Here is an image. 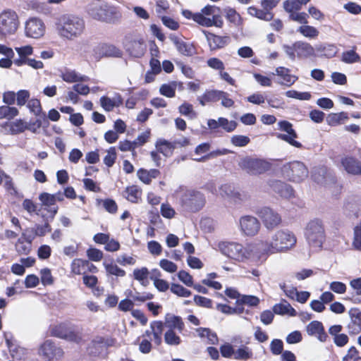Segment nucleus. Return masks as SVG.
Instances as JSON below:
<instances>
[{"label":"nucleus","instance_id":"nucleus-1","mask_svg":"<svg viewBox=\"0 0 361 361\" xmlns=\"http://www.w3.org/2000/svg\"><path fill=\"white\" fill-rule=\"evenodd\" d=\"M55 25L59 35L68 40L81 37L85 29L83 18L71 14L61 16L56 19Z\"/></svg>","mask_w":361,"mask_h":361},{"label":"nucleus","instance_id":"nucleus-2","mask_svg":"<svg viewBox=\"0 0 361 361\" xmlns=\"http://www.w3.org/2000/svg\"><path fill=\"white\" fill-rule=\"evenodd\" d=\"M88 14L94 19L109 23H114L121 15L117 8L100 0L92 1L87 6Z\"/></svg>","mask_w":361,"mask_h":361},{"label":"nucleus","instance_id":"nucleus-3","mask_svg":"<svg viewBox=\"0 0 361 361\" xmlns=\"http://www.w3.org/2000/svg\"><path fill=\"white\" fill-rule=\"evenodd\" d=\"M304 235L310 246L322 248L326 240L324 221L319 218L310 220L305 228Z\"/></svg>","mask_w":361,"mask_h":361},{"label":"nucleus","instance_id":"nucleus-4","mask_svg":"<svg viewBox=\"0 0 361 361\" xmlns=\"http://www.w3.org/2000/svg\"><path fill=\"white\" fill-rule=\"evenodd\" d=\"M179 204L183 211L195 213L200 211L205 204L204 195L195 190H186L179 197Z\"/></svg>","mask_w":361,"mask_h":361},{"label":"nucleus","instance_id":"nucleus-5","mask_svg":"<svg viewBox=\"0 0 361 361\" xmlns=\"http://www.w3.org/2000/svg\"><path fill=\"white\" fill-rule=\"evenodd\" d=\"M239 167L252 176L261 175L271 169L272 164L264 159L245 157L238 163Z\"/></svg>","mask_w":361,"mask_h":361},{"label":"nucleus","instance_id":"nucleus-6","mask_svg":"<svg viewBox=\"0 0 361 361\" xmlns=\"http://www.w3.org/2000/svg\"><path fill=\"white\" fill-rule=\"evenodd\" d=\"M297 238L292 231L287 229L279 230L273 235L268 251L274 253L288 250L295 246Z\"/></svg>","mask_w":361,"mask_h":361},{"label":"nucleus","instance_id":"nucleus-7","mask_svg":"<svg viewBox=\"0 0 361 361\" xmlns=\"http://www.w3.org/2000/svg\"><path fill=\"white\" fill-rule=\"evenodd\" d=\"M308 169L301 161H294L284 164L281 168L283 177L293 183H301L308 177Z\"/></svg>","mask_w":361,"mask_h":361},{"label":"nucleus","instance_id":"nucleus-8","mask_svg":"<svg viewBox=\"0 0 361 361\" xmlns=\"http://www.w3.org/2000/svg\"><path fill=\"white\" fill-rule=\"evenodd\" d=\"M19 18L12 9H4L0 13V35L9 36L14 35L19 26Z\"/></svg>","mask_w":361,"mask_h":361},{"label":"nucleus","instance_id":"nucleus-9","mask_svg":"<svg viewBox=\"0 0 361 361\" xmlns=\"http://www.w3.org/2000/svg\"><path fill=\"white\" fill-rule=\"evenodd\" d=\"M219 249L224 255L239 262L248 258L250 255L247 250L243 245L237 243H221Z\"/></svg>","mask_w":361,"mask_h":361},{"label":"nucleus","instance_id":"nucleus-10","mask_svg":"<svg viewBox=\"0 0 361 361\" xmlns=\"http://www.w3.org/2000/svg\"><path fill=\"white\" fill-rule=\"evenodd\" d=\"M38 355L45 361H58L63 355V349L52 340H46L38 350Z\"/></svg>","mask_w":361,"mask_h":361},{"label":"nucleus","instance_id":"nucleus-11","mask_svg":"<svg viewBox=\"0 0 361 361\" xmlns=\"http://www.w3.org/2000/svg\"><path fill=\"white\" fill-rule=\"evenodd\" d=\"M256 214L268 230H273L281 223L280 214L269 207L258 209Z\"/></svg>","mask_w":361,"mask_h":361},{"label":"nucleus","instance_id":"nucleus-12","mask_svg":"<svg viewBox=\"0 0 361 361\" xmlns=\"http://www.w3.org/2000/svg\"><path fill=\"white\" fill-rule=\"evenodd\" d=\"M182 15L187 19H192L198 25L210 27L212 26L221 28L224 25V20L221 16H215L214 18H203L197 13H192L189 10H183Z\"/></svg>","mask_w":361,"mask_h":361},{"label":"nucleus","instance_id":"nucleus-13","mask_svg":"<svg viewBox=\"0 0 361 361\" xmlns=\"http://www.w3.org/2000/svg\"><path fill=\"white\" fill-rule=\"evenodd\" d=\"M279 129L281 131L286 133V134H278L277 137L283 140L290 145L297 147L302 148V145L296 141L295 139L298 137L296 131L293 128V124L288 121H280L278 123Z\"/></svg>","mask_w":361,"mask_h":361},{"label":"nucleus","instance_id":"nucleus-14","mask_svg":"<svg viewBox=\"0 0 361 361\" xmlns=\"http://www.w3.org/2000/svg\"><path fill=\"white\" fill-rule=\"evenodd\" d=\"M240 231L247 236H254L259 231L261 224L259 220L251 215L241 216L239 220Z\"/></svg>","mask_w":361,"mask_h":361},{"label":"nucleus","instance_id":"nucleus-15","mask_svg":"<svg viewBox=\"0 0 361 361\" xmlns=\"http://www.w3.org/2000/svg\"><path fill=\"white\" fill-rule=\"evenodd\" d=\"M45 32V25L42 20L37 18H31L25 23V32L27 37L39 39Z\"/></svg>","mask_w":361,"mask_h":361},{"label":"nucleus","instance_id":"nucleus-16","mask_svg":"<svg viewBox=\"0 0 361 361\" xmlns=\"http://www.w3.org/2000/svg\"><path fill=\"white\" fill-rule=\"evenodd\" d=\"M269 187L279 195L283 198H290L294 196L293 187L280 180L269 179L267 181Z\"/></svg>","mask_w":361,"mask_h":361},{"label":"nucleus","instance_id":"nucleus-17","mask_svg":"<svg viewBox=\"0 0 361 361\" xmlns=\"http://www.w3.org/2000/svg\"><path fill=\"white\" fill-rule=\"evenodd\" d=\"M125 47L130 55L136 58L142 57L146 49L144 39L141 37L126 39Z\"/></svg>","mask_w":361,"mask_h":361},{"label":"nucleus","instance_id":"nucleus-18","mask_svg":"<svg viewBox=\"0 0 361 361\" xmlns=\"http://www.w3.org/2000/svg\"><path fill=\"white\" fill-rule=\"evenodd\" d=\"M208 128L212 131H216L219 128H222L226 132L231 133L235 130L238 123L235 121H228L226 118L219 117L218 120L209 119Z\"/></svg>","mask_w":361,"mask_h":361},{"label":"nucleus","instance_id":"nucleus-19","mask_svg":"<svg viewBox=\"0 0 361 361\" xmlns=\"http://www.w3.org/2000/svg\"><path fill=\"white\" fill-rule=\"evenodd\" d=\"M202 32L206 37L211 50L224 48L231 41L228 36H219L207 30H203Z\"/></svg>","mask_w":361,"mask_h":361},{"label":"nucleus","instance_id":"nucleus-20","mask_svg":"<svg viewBox=\"0 0 361 361\" xmlns=\"http://www.w3.org/2000/svg\"><path fill=\"white\" fill-rule=\"evenodd\" d=\"M341 164L349 174L361 175V161L353 156H345L341 159Z\"/></svg>","mask_w":361,"mask_h":361},{"label":"nucleus","instance_id":"nucleus-21","mask_svg":"<svg viewBox=\"0 0 361 361\" xmlns=\"http://www.w3.org/2000/svg\"><path fill=\"white\" fill-rule=\"evenodd\" d=\"M309 336H314L321 342H326L329 338L326 333L323 324L314 320L309 323L306 327Z\"/></svg>","mask_w":361,"mask_h":361},{"label":"nucleus","instance_id":"nucleus-22","mask_svg":"<svg viewBox=\"0 0 361 361\" xmlns=\"http://www.w3.org/2000/svg\"><path fill=\"white\" fill-rule=\"evenodd\" d=\"M169 39L175 45L177 51L185 56H192L195 54V49L192 44L181 40L174 34H171Z\"/></svg>","mask_w":361,"mask_h":361},{"label":"nucleus","instance_id":"nucleus-23","mask_svg":"<svg viewBox=\"0 0 361 361\" xmlns=\"http://www.w3.org/2000/svg\"><path fill=\"white\" fill-rule=\"evenodd\" d=\"M295 50H296V57L299 59H305L315 56V49L306 42H295Z\"/></svg>","mask_w":361,"mask_h":361},{"label":"nucleus","instance_id":"nucleus-24","mask_svg":"<svg viewBox=\"0 0 361 361\" xmlns=\"http://www.w3.org/2000/svg\"><path fill=\"white\" fill-rule=\"evenodd\" d=\"M39 200L42 202V204L47 207L45 209L50 213V221H52L57 214L58 206L56 205L54 197L51 194L48 192H42L39 195Z\"/></svg>","mask_w":361,"mask_h":361},{"label":"nucleus","instance_id":"nucleus-25","mask_svg":"<svg viewBox=\"0 0 361 361\" xmlns=\"http://www.w3.org/2000/svg\"><path fill=\"white\" fill-rule=\"evenodd\" d=\"M276 75L281 77L283 81H278V84L285 85L286 87H291L298 80V77L294 75H290V70L289 68L279 66L275 70Z\"/></svg>","mask_w":361,"mask_h":361},{"label":"nucleus","instance_id":"nucleus-26","mask_svg":"<svg viewBox=\"0 0 361 361\" xmlns=\"http://www.w3.org/2000/svg\"><path fill=\"white\" fill-rule=\"evenodd\" d=\"M350 286L353 290L349 293L350 295L347 296L345 300H350L353 304L361 303V277L351 280Z\"/></svg>","mask_w":361,"mask_h":361},{"label":"nucleus","instance_id":"nucleus-27","mask_svg":"<svg viewBox=\"0 0 361 361\" xmlns=\"http://www.w3.org/2000/svg\"><path fill=\"white\" fill-rule=\"evenodd\" d=\"M273 312L276 314L286 315L288 314L290 317L297 316L296 310L290 305V304L285 299L281 300V302L275 304L273 306Z\"/></svg>","mask_w":361,"mask_h":361},{"label":"nucleus","instance_id":"nucleus-28","mask_svg":"<svg viewBox=\"0 0 361 361\" xmlns=\"http://www.w3.org/2000/svg\"><path fill=\"white\" fill-rule=\"evenodd\" d=\"M199 337L201 338H206L207 343L211 345H216L219 342L217 334L209 328L199 327L196 329Z\"/></svg>","mask_w":361,"mask_h":361},{"label":"nucleus","instance_id":"nucleus-29","mask_svg":"<svg viewBox=\"0 0 361 361\" xmlns=\"http://www.w3.org/2000/svg\"><path fill=\"white\" fill-rule=\"evenodd\" d=\"M155 147L159 153L162 154L166 157H170L175 148L171 142L164 139H158L155 143Z\"/></svg>","mask_w":361,"mask_h":361},{"label":"nucleus","instance_id":"nucleus-30","mask_svg":"<svg viewBox=\"0 0 361 361\" xmlns=\"http://www.w3.org/2000/svg\"><path fill=\"white\" fill-rule=\"evenodd\" d=\"M220 93L221 90H206L202 96L197 97V101L203 106L210 102H216Z\"/></svg>","mask_w":361,"mask_h":361},{"label":"nucleus","instance_id":"nucleus-31","mask_svg":"<svg viewBox=\"0 0 361 361\" xmlns=\"http://www.w3.org/2000/svg\"><path fill=\"white\" fill-rule=\"evenodd\" d=\"M247 13L253 17L265 21H270L274 18V13L272 12L267 11L264 9H259L254 6H250L247 8Z\"/></svg>","mask_w":361,"mask_h":361},{"label":"nucleus","instance_id":"nucleus-32","mask_svg":"<svg viewBox=\"0 0 361 361\" xmlns=\"http://www.w3.org/2000/svg\"><path fill=\"white\" fill-rule=\"evenodd\" d=\"M316 50L319 52H321L322 56H324L328 59H331L334 57L338 53V49L335 44H320L317 46Z\"/></svg>","mask_w":361,"mask_h":361},{"label":"nucleus","instance_id":"nucleus-33","mask_svg":"<svg viewBox=\"0 0 361 361\" xmlns=\"http://www.w3.org/2000/svg\"><path fill=\"white\" fill-rule=\"evenodd\" d=\"M166 324L169 327V329H178L179 332H181L184 329V323L183 322L182 318L179 316H169L166 317Z\"/></svg>","mask_w":361,"mask_h":361},{"label":"nucleus","instance_id":"nucleus-34","mask_svg":"<svg viewBox=\"0 0 361 361\" xmlns=\"http://www.w3.org/2000/svg\"><path fill=\"white\" fill-rule=\"evenodd\" d=\"M34 121H30L27 125V130H30L32 133H36L37 129L41 127L45 128L49 125L48 118L46 116L45 114H41Z\"/></svg>","mask_w":361,"mask_h":361},{"label":"nucleus","instance_id":"nucleus-35","mask_svg":"<svg viewBox=\"0 0 361 361\" xmlns=\"http://www.w3.org/2000/svg\"><path fill=\"white\" fill-rule=\"evenodd\" d=\"M124 192L126 199L133 203L138 202L142 195V190L137 185L127 187Z\"/></svg>","mask_w":361,"mask_h":361},{"label":"nucleus","instance_id":"nucleus-36","mask_svg":"<svg viewBox=\"0 0 361 361\" xmlns=\"http://www.w3.org/2000/svg\"><path fill=\"white\" fill-rule=\"evenodd\" d=\"M252 350L246 345H242L235 350L233 359L237 360L247 361L252 358Z\"/></svg>","mask_w":361,"mask_h":361},{"label":"nucleus","instance_id":"nucleus-37","mask_svg":"<svg viewBox=\"0 0 361 361\" xmlns=\"http://www.w3.org/2000/svg\"><path fill=\"white\" fill-rule=\"evenodd\" d=\"M41 216L42 217L44 224L41 225L36 224L35 226L33 227L35 231V235L37 237H42L44 236L47 233H49L51 231V227L49 224V220L50 219L49 216L46 217L44 214H41Z\"/></svg>","mask_w":361,"mask_h":361},{"label":"nucleus","instance_id":"nucleus-38","mask_svg":"<svg viewBox=\"0 0 361 361\" xmlns=\"http://www.w3.org/2000/svg\"><path fill=\"white\" fill-rule=\"evenodd\" d=\"M164 338L166 344L171 346L179 345L182 341L180 337L173 329H168L164 333Z\"/></svg>","mask_w":361,"mask_h":361},{"label":"nucleus","instance_id":"nucleus-39","mask_svg":"<svg viewBox=\"0 0 361 361\" xmlns=\"http://www.w3.org/2000/svg\"><path fill=\"white\" fill-rule=\"evenodd\" d=\"M176 87L177 82L176 81H173L170 83H165L161 85L159 88V92L163 96L172 98L176 95Z\"/></svg>","mask_w":361,"mask_h":361},{"label":"nucleus","instance_id":"nucleus-40","mask_svg":"<svg viewBox=\"0 0 361 361\" xmlns=\"http://www.w3.org/2000/svg\"><path fill=\"white\" fill-rule=\"evenodd\" d=\"M16 251L19 255H28L32 250V243H29L25 240L20 237L15 244Z\"/></svg>","mask_w":361,"mask_h":361},{"label":"nucleus","instance_id":"nucleus-41","mask_svg":"<svg viewBox=\"0 0 361 361\" xmlns=\"http://www.w3.org/2000/svg\"><path fill=\"white\" fill-rule=\"evenodd\" d=\"M259 298L255 295H242L240 298L236 300L238 305H247L250 307H257L259 304Z\"/></svg>","mask_w":361,"mask_h":361},{"label":"nucleus","instance_id":"nucleus-42","mask_svg":"<svg viewBox=\"0 0 361 361\" xmlns=\"http://www.w3.org/2000/svg\"><path fill=\"white\" fill-rule=\"evenodd\" d=\"M18 113V109L14 106H9L8 104L0 106V119H12L16 116Z\"/></svg>","mask_w":361,"mask_h":361},{"label":"nucleus","instance_id":"nucleus-43","mask_svg":"<svg viewBox=\"0 0 361 361\" xmlns=\"http://www.w3.org/2000/svg\"><path fill=\"white\" fill-rule=\"evenodd\" d=\"M69 326H70L66 323H61L54 326L50 330V334L52 336L63 339L64 337H66Z\"/></svg>","mask_w":361,"mask_h":361},{"label":"nucleus","instance_id":"nucleus-44","mask_svg":"<svg viewBox=\"0 0 361 361\" xmlns=\"http://www.w3.org/2000/svg\"><path fill=\"white\" fill-rule=\"evenodd\" d=\"M103 265L109 274L121 277L126 275V271L114 264L112 261L111 262L104 261Z\"/></svg>","mask_w":361,"mask_h":361},{"label":"nucleus","instance_id":"nucleus-45","mask_svg":"<svg viewBox=\"0 0 361 361\" xmlns=\"http://www.w3.org/2000/svg\"><path fill=\"white\" fill-rule=\"evenodd\" d=\"M226 18L231 23L235 25H240L243 23V19L240 15L232 8H227L225 9Z\"/></svg>","mask_w":361,"mask_h":361},{"label":"nucleus","instance_id":"nucleus-46","mask_svg":"<svg viewBox=\"0 0 361 361\" xmlns=\"http://www.w3.org/2000/svg\"><path fill=\"white\" fill-rule=\"evenodd\" d=\"M11 357L17 360H25L27 357V350L25 348L15 345L8 348Z\"/></svg>","mask_w":361,"mask_h":361},{"label":"nucleus","instance_id":"nucleus-47","mask_svg":"<svg viewBox=\"0 0 361 361\" xmlns=\"http://www.w3.org/2000/svg\"><path fill=\"white\" fill-rule=\"evenodd\" d=\"M178 111L181 115L188 116L190 119H194L197 117V113L193 110V106L188 102H183L178 107Z\"/></svg>","mask_w":361,"mask_h":361},{"label":"nucleus","instance_id":"nucleus-48","mask_svg":"<svg viewBox=\"0 0 361 361\" xmlns=\"http://www.w3.org/2000/svg\"><path fill=\"white\" fill-rule=\"evenodd\" d=\"M10 132L12 135H17L27 130V124H26L23 120L19 119L16 121L11 122L9 124Z\"/></svg>","mask_w":361,"mask_h":361},{"label":"nucleus","instance_id":"nucleus-49","mask_svg":"<svg viewBox=\"0 0 361 361\" xmlns=\"http://www.w3.org/2000/svg\"><path fill=\"white\" fill-rule=\"evenodd\" d=\"M298 32L305 37L315 38L319 35V31L313 26L307 24L299 27Z\"/></svg>","mask_w":361,"mask_h":361},{"label":"nucleus","instance_id":"nucleus-50","mask_svg":"<svg viewBox=\"0 0 361 361\" xmlns=\"http://www.w3.org/2000/svg\"><path fill=\"white\" fill-rule=\"evenodd\" d=\"M27 107L29 109L30 111L36 116H39L43 114L40 101L37 99L33 98L29 99Z\"/></svg>","mask_w":361,"mask_h":361},{"label":"nucleus","instance_id":"nucleus-51","mask_svg":"<svg viewBox=\"0 0 361 361\" xmlns=\"http://www.w3.org/2000/svg\"><path fill=\"white\" fill-rule=\"evenodd\" d=\"M170 289L171 293L178 295V297L186 298L190 296L192 294L190 290L184 288L183 286L178 283H171Z\"/></svg>","mask_w":361,"mask_h":361},{"label":"nucleus","instance_id":"nucleus-52","mask_svg":"<svg viewBox=\"0 0 361 361\" xmlns=\"http://www.w3.org/2000/svg\"><path fill=\"white\" fill-rule=\"evenodd\" d=\"M360 59V56L352 49L343 52L341 61L345 63H353L359 61Z\"/></svg>","mask_w":361,"mask_h":361},{"label":"nucleus","instance_id":"nucleus-53","mask_svg":"<svg viewBox=\"0 0 361 361\" xmlns=\"http://www.w3.org/2000/svg\"><path fill=\"white\" fill-rule=\"evenodd\" d=\"M250 137L246 135H235L231 138V144L235 147H245L250 143Z\"/></svg>","mask_w":361,"mask_h":361},{"label":"nucleus","instance_id":"nucleus-54","mask_svg":"<svg viewBox=\"0 0 361 361\" xmlns=\"http://www.w3.org/2000/svg\"><path fill=\"white\" fill-rule=\"evenodd\" d=\"M353 247L356 250H361V224L355 226L353 229Z\"/></svg>","mask_w":361,"mask_h":361},{"label":"nucleus","instance_id":"nucleus-55","mask_svg":"<svg viewBox=\"0 0 361 361\" xmlns=\"http://www.w3.org/2000/svg\"><path fill=\"white\" fill-rule=\"evenodd\" d=\"M348 114L345 112H340L338 114H331L327 117V122L329 125L335 126L339 124L341 121L348 119Z\"/></svg>","mask_w":361,"mask_h":361},{"label":"nucleus","instance_id":"nucleus-56","mask_svg":"<svg viewBox=\"0 0 361 361\" xmlns=\"http://www.w3.org/2000/svg\"><path fill=\"white\" fill-rule=\"evenodd\" d=\"M30 92L27 90H20L16 93V104L19 106H24L30 99Z\"/></svg>","mask_w":361,"mask_h":361},{"label":"nucleus","instance_id":"nucleus-57","mask_svg":"<svg viewBox=\"0 0 361 361\" xmlns=\"http://www.w3.org/2000/svg\"><path fill=\"white\" fill-rule=\"evenodd\" d=\"M283 9L290 15L295 11H300L302 8L296 0H286L283 4Z\"/></svg>","mask_w":361,"mask_h":361},{"label":"nucleus","instance_id":"nucleus-58","mask_svg":"<svg viewBox=\"0 0 361 361\" xmlns=\"http://www.w3.org/2000/svg\"><path fill=\"white\" fill-rule=\"evenodd\" d=\"M102 50L106 56L120 57L122 55L121 51L111 44L102 46Z\"/></svg>","mask_w":361,"mask_h":361},{"label":"nucleus","instance_id":"nucleus-59","mask_svg":"<svg viewBox=\"0 0 361 361\" xmlns=\"http://www.w3.org/2000/svg\"><path fill=\"white\" fill-rule=\"evenodd\" d=\"M216 11H219V7L212 5H207L202 8L198 13L203 18H209V16H212V18H214L215 16H221L219 14L216 13Z\"/></svg>","mask_w":361,"mask_h":361},{"label":"nucleus","instance_id":"nucleus-60","mask_svg":"<svg viewBox=\"0 0 361 361\" xmlns=\"http://www.w3.org/2000/svg\"><path fill=\"white\" fill-rule=\"evenodd\" d=\"M78 74L75 71L66 69L61 73V78L66 82L73 83L78 82Z\"/></svg>","mask_w":361,"mask_h":361},{"label":"nucleus","instance_id":"nucleus-61","mask_svg":"<svg viewBox=\"0 0 361 361\" xmlns=\"http://www.w3.org/2000/svg\"><path fill=\"white\" fill-rule=\"evenodd\" d=\"M41 282L44 286L51 285L54 283V279L51 270L49 268H44L40 271Z\"/></svg>","mask_w":361,"mask_h":361},{"label":"nucleus","instance_id":"nucleus-62","mask_svg":"<svg viewBox=\"0 0 361 361\" xmlns=\"http://www.w3.org/2000/svg\"><path fill=\"white\" fill-rule=\"evenodd\" d=\"M116 159V148L114 147H111L107 151V154L104 158V164L108 167H111L114 164Z\"/></svg>","mask_w":361,"mask_h":361},{"label":"nucleus","instance_id":"nucleus-63","mask_svg":"<svg viewBox=\"0 0 361 361\" xmlns=\"http://www.w3.org/2000/svg\"><path fill=\"white\" fill-rule=\"evenodd\" d=\"M270 350L275 355H281L283 352V343L281 339L274 338L270 343Z\"/></svg>","mask_w":361,"mask_h":361},{"label":"nucleus","instance_id":"nucleus-64","mask_svg":"<svg viewBox=\"0 0 361 361\" xmlns=\"http://www.w3.org/2000/svg\"><path fill=\"white\" fill-rule=\"evenodd\" d=\"M149 270L147 267H142L141 269H135L133 271L134 279L138 281L140 283H142L143 281H146L149 276Z\"/></svg>","mask_w":361,"mask_h":361}]
</instances>
